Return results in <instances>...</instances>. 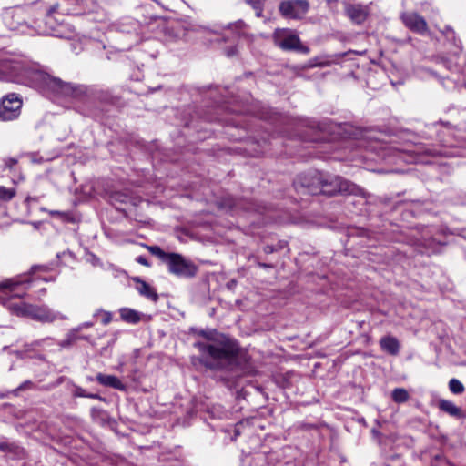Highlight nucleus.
<instances>
[{
  "label": "nucleus",
  "instance_id": "obj_30",
  "mask_svg": "<svg viewBox=\"0 0 466 466\" xmlns=\"http://www.w3.org/2000/svg\"><path fill=\"white\" fill-rule=\"evenodd\" d=\"M15 195V190L14 188H6L5 187H0V199L7 201L12 199Z\"/></svg>",
  "mask_w": 466,
  "mask_h": 466
},
{
  "label": "nucleus",
  "instance_id": "obj_5",
  "mask_svg": "<svg viewBox=\"0 0 466 466\" xmlns=\"http://www.w3.org/2000/svg\"><path fill=\"white\" fill-rule=\"evenodd\" d=\"M149 253L157 257L167 268L170 274L190 279L197 275L198 267L179 253L166 252L158 246H147Z\"/></svg>",
  "mask_w": 466,
  "mask_h": 466
},
{
  "label": "nucleus",
  "instance_id": "obj_11",
  "mask_svg": "<svg viewBox=\"0 0 466 466\" xmlns=\"http://www.w3.org/2000/svg\"><path fill=\"white\" fill-rule=\"evenodd\" d=\"M404 25L413 32L424 34L427 31L425 19L417 13H405L401 15Z\"/></svg>",
  "mask_w": 466,
  "mask_h": 466
},
{
  "label": "nucleus",
  "instance_id": "obj_34",
  "mask_svg": "<svg viewBox=\"0 0 466 466\" xmlns=\"http://www.w3.org/2000/svg\"><path fill=\"white\" fill-rule=\"evenodd\" d=\"M103 312V318H102V323L104 325H107L112 321V314L108 311H102Z\"/></svg>",
  "mask_w": 466,
  "mask_h": 466
},
{
  "label": "nucleus",
  "instance_id": "obj_19",
  "mask_svg": "<svg viewBox=\"0 0 466 466\" xmlns=\"http://www.w3.org/2000/svg\"><path fill=\"white\" fill-rule=\"evenodd\" d=\"M0 451L13 454L16 457L24 455V449L15 442H9L6 440H0Z\"/></svg>",
  "mask_w": 466,
  "mask_h": 466
},
{
  "label": "nucleus",
  "instance_id": "obj_41",
  "mask_svg": "<svg viewBox=\"0 0 466 466\" xmlns=\"http://www.w3.org/2000/svg\"><path fill=\"white\" fill-rule=\"evenodd\" d=\"M235 53H236L235 48L234 47H230L227 51V56H231L235 55Z\"/></svg>",
  "mask_w": 466,
  "mask_h": 466
},
{
  "label": "nucleus",
  "instance_id": "obj_36",
  "mask_svg": "<svg viewBox=\"0 0 466 466\" xmlns=\"http://www.w3.org/2000/svg\"><path fill=\"white\" fill-rule=\"evenodd\" d=\"M136 261L143 266H147V267H149L150 264L147 260V258L144 256H138L137 258H136Z\"/></svg>",
  "mask_w": 466,
  "mask_h": 466
},
{
  "label": "nucleus",
  "instance_id": "obj_24",
  "mask_svg": "<svg viewBox=\"0 0 466 466\" xmlns=\"http://www.w3.org/2000/svg\"><path fill=\"white\" fill-rule=\"evenodd\" d=\"M447 40L452 41L453 45L459 49L461 50V40L456 38L455 32L451 26H445V28L441 31Z\"/></svg>",
  "mask_w": 466,
  "mask_h": 466
},
{
  "label": "nucleus",
  "instance_id": "obj_17",
  "mask_svg": "<svg viewBox=\"0 0 466 466\" xmlns=\"http://www.w3.org/2000/svg\"><path fill=\"white\" fill-rule=\"evenodd\" d=\"M53 340H54L53 338L46 337L44 339L34 340L31 343H25L23 345L21 352L27 354L30 352L39 350L40 349H43L46 345H51L52 343H50V342H52Z\"/></svg>",
  "mask_w": 466,
  "mask_h": 466
},
{
  "label": "nucleus",
  "instance_id": "obj_44",
  "mask_svg": "<svg viewBox=\"0 0 466 466\" xmlns=\"http://www.w3.org/2000/svg\"><path fill=\"white\" fill-rule=\"evenodd\" d=\"M78 339L89 340V337L88 336H80L79 335V339Z\"/></svg>",
  "mask_w": 466,
  "mask_h": 466
},
{
  "label": "nucleus",
  "instance_id": "obj_12",
  "mask_svg": "<svg viewBox=\"0 0 466 466\" xmlns=\"http://www.w3.org/2000/svg\"><path fill=\"white\" fill-rule=\"evenodd\" d=\"M380 346L384 352L391 356L398 355L400 350L398 339L390 335L384 336L380 339Z\"/></svg>",
  "mask_w": 466,
  "mask_h": 466
},
{
  "label": "nucleus",
  "instance_id": "obj_8",
  "mask_svg": "<svg viewBox=\"0 0 466 466\" xmlns=\"http://www.w3.org/2000/svg\"><path fill=\"white\" fill-rule=\"evenodd\" d=\"M309 8V4L307 0H283L279 7L281 15L290 19L302 18Z\"/></svg>",
  "mask_w": 466,
  "mask_h": 466
},
{
  "label": "nucleus",
  "instance_id": "obj_45",
  "mask_svg": "<svg viewBox=\"0 0 466 466\" xmlns=\"http://www.w3.org/2000/svg\"><path fill=\"white\" fill-rule=\"evenodd\" d=\"M14 16H16L17 18H19L20 14H19L18 12H15V13L14 14Z\"/></svg>",
  "mask_w": 466,
  "mask_h": 466
},
{
  "label": "nucleus",
  "instance_id": "obj_33",
  "mask_svg": "<svg viewBox=\"0 0 466 466\" xmlns=\"http://www.w3.org/2000/svg\"><path fill=\"white\" fill-rule=\"evenodd\" d=\"M254 261L257 264V266H258L259 268H274V265L271 263L260 262L257 257H254Z\"/></svg>",
  "mask_w": 466,
  "mask_h": 466
},
{
  "label": "nucleus",
  "instance_id": "obj_2",
  "mask_svg": "<svg viewBox=\"0 0 466 466\" xmlns=\"http://www.w3.org/2000/svg\"><path fill=\"white\" fill-rule=\"evenodd\" d=\"M210 342L197 341L194 347L201 353V362L210 370L227 371H249L250 358L237 340L222 336L214 339V331L201 329L198 332Z\"/></svg>",
  "mask_w": 466,
  "mask_h": 466
},
{
  "label": "nucleus",
  "instance_id": "obj_3",
  "mask_svg": "<svg viewBox=\"0 0 466 466\" xmlns=\"http://www.w3.org/2000/svg\"><path fill=\"white\" fill-rule=\"evenodd\" d=\"M32 279L23 277L19 279H9L0 283V303L12 314L18 317H27L42 323H53L56 320H65L66 316L55 311L46 305H34L23 301H13L14 299L22 298L25 291L21 287Z\"/></svg>",
  "mask_w": 466,
  "mask_h": 466
},
{
  "label": "nucleus",
  "instance_id": "obj_39",
  "mask_svg": "<svg viewBox=\"0 0 466 466\" xmlns=\"http://www.w3.org/2000/svg\"><path fill=\"white\" fill-rule=\"evenodd\" d=\"M61 382H62V378H60V379L57 380V382H56V383H54V384H52V385H50V386H46V390H51V389L55 388L56 386L59 385Z\"/></svg>",
  "mask_w": 466,
  "mask_h": 466
},
{
  "label": "nucleus",
  "instance_id": "obj_10",
  "mask_svg": "<svg viewBox=\"0 0 466 466\" xmlns=\"http://www.w3.org/2000/svg\"><path fill=\"white\" fill-rule=\"evenodd\" d=\"M344 10L348 17L356 25H361L369 15V8L362 4H351L350 0H343Z\"/></svg>",
  "mask_w": 466,
  "mask_h": 466
},
{
  "label": "nucleus",
  "instance_id": "obj_23",
  "mask_svg": "<svg viewBox=\"0 0 466 466\" xmlns=\"http://www.w3.org/2000/svg\"><path fill=\"white\" fill-rule=\"evenodd\" d=\"M391 398L397 403H403L408 400L409 393L403 388H397L393 390Z\"/></svg>",
  "mask_w": 466,
  "mask_h": 466
},
{
  "label": "nucleus",
  "instance_id": "obj_32",
  "mask_svg": "<svg viewBox=\"0 0 466 466\" xmlns=\"http://www.w3.org/2000/svg\"><path fill=\"white\" fill-rule=\"evenodd\" d=\"M3 161H4L5 168H7V169H12L17 164V159L15 157H7V158H5Z\"/></svg>",
  "mask_w": 466,
  "mask_h": 466
},
{
  "label": "nucleus",
  "instance_id": "obj_47",
  "mask_svg": "<svg viewBox=\"0 0 466 466\" xmlns=\"http://www.w3.org/2000/svg\"><path fill=\"white\" fill-rule=\"evenodd\" d=\"M218 118H208L209 121L217 120Z\"/></svg>",
  "mask_w": 466,
  "mask_h": 466
},
{
  "label": "nucleus",
  "instance_id": "obj_29",
  "mask_svg": "<svg viewBox=\"0 0 466 466\" xmlns=\"http://www.w3.org/2000/svg\"><path fill=\"white\" fill-rule=\"evenodd\" d=\"M42 211L48 212L53 217H58L64 221L71 220V214L69 212H63L58 210H47L46 208H41Z\"/></svg>",
  "mask_w": 466,
  "mask_h": 466
},
{
  "label": "nucleus",
  "instance_id": "obj_18",
  "mask_svg": "<svg viewBox=\"0 0 466 466\" xmlns=\"http://www.w3.org/2000/svg\"><path fill=\"white\" fill-rule=\"evenodd\" d=\"M120 318L129 324H137L141 320L142 313L129 308H122L119 310Z\"/></svg>",
  "mask_w": 466,
  "mask_h": 466
},
{
  "label": "nucleus",
  "instance_id": "obj_22",
  "mask_svg": "<svg viewBox=\"0 0 466 466\" xmlns=\"http://www.w3.org/2000/svg\"><path fill=\"white\" fill-rule=\"evenodd\" d=\"M37 389V386L32 380H25L23 381L17 388L10 390L13 396H18L20 392L27 391V390H35Z\"/></svg>",
  "mask_w": 466,
  "mask_h": 466
},
{
  "label": "nucleus",
  "instance_id": "obj_35",
  "mask_svg": "<svg viewBox=\"0 0 466 466\" xmlns=\"http://www.w3.org/2000/svg\"><path fill=\"white\" fill-rule=\"evenodd\" d=\"M263 251H264V253H266V254H271V253H273V252L278 251V248H277L274 245H266V246L263 248Z\"/></svg>",
  "mask_w": 466,
  "mask_h": 466
},
{
  "label": "nucleus",
  "instance_id": "obj_42",
  "mask_svg": "<svg viewBox=\"0 0 466 466\" xmlns=\"http://www.w3.org/2000/svg\"><path fill=\"white\" fill-rule=\"evenodd\" d=\"M425 72L428 73L429 75L433 76L436 78H439V76L434 71H432V70L425 69Z\"/></svg>",
  "mask_w": 466,
  "mask_h": 466
},
{
  "label": "nucleus",
  "instance_id": "obj_9",
  "mask_svg": "<svg viewBox=\"0 0 466 466\" xmlns=\"http://www.w3.org/2000/svg\"><path fill=\"white\" fill-rule=\"evenodd\" d=\"M116 30L124 35H127L129 43L128 47L137 44L140 41L139 32H140V24L138 21L132 18H126L120 21L116 25Z\"/></svg>",
  "mask_w": 466,
  "mask_h": 466
},
{
  "label": "nucleus",
  "instance_id": "obj_31",
  "mask_svg": "<svg viewBox=\"0 0 466 466\" xmlns=\"http://www.w3.org/2000/svg\"><path fill=\"white\" fill-rule=\"evenodd\" d=\"M246 27V24L242 20H238L233 24H229L228 28L241 32Z\"/></svg>",
  "mask_w": 466,
  "mask_h": 466
},
{
  "label": "nucleus",
  "instance_id": "obj_15",
  "mask_svg": "<svg viewBox=\"0 0 466 466\" xmlns=\"http://www.w3.org/2000/svg\"><path fill=\"white\" fill-rule=\"evenodd\" d=\"M438 408L449 414L450 416L453 417V418H456V419H461L463 417V411L462 410L456 406L452 401L451 400H440L438 401Z\"/></svg>",
  "mask_w": 466,
  "mask_h": 466
},
{
  "label": "nucleus",
  "instance_id": "obj_48",
  "mask_svg": "<svg viewBox=\"0 0 466 466\" xmlns=\"http://www.w3.org/2000/svg\"><path fill=\"white\" fill-rule=\"evenodd\" d=\"M235 284V281H232L229 285L233 286Z\"/></svg>",
  "mask_w": 466,
  "mask_h": 466
},
{
  "label": "nucleus",
  "instance_id": "obj_14",
  "mask_svg": "<svg viewBox=\"0 0 466 466\" xmlns=\"http://www.w3.org/2000/svg\"><path fill=\"white\" fill-rule=\"evenodd\" d=\"M221 207L229 210L243 208L245 210H255L252 203H246L242 199H238L232 196H228L221 200Z\"/></svg>",
  "mask_w": 466,
  "mask_h": 466
},
{
  "label": "nucleus",
  "instance_id": "obj_13",
  "mask_svg": "<svg viewBox=\"0 0 466 466\" xmlns=\"http://www.w3.org/2000/svg\"><path fill=\"white\" fill-rule=\"evenodd\" d=\"M96 380L105 387H109L119 390H126L127 389L126 385L116 376L114 375L98 373L96 376Z\"/></svg>",
  "mask_w": 466,
  "mask_h": 466
},
{
  "label": "nucleus",
  "instance_id": "obj_20",
  "mask_svg": "<svg viewBox=\"0 0 466 466\" xmlns=\"http://www.w3.org/2000/svg\"><path fill=\"white\" fill-rule=\"evenodd\" d=\"M78 329H72L66 334V339L58 342V345L63 349H67L74 345L78 340Z\"/></svg>",
  "mask_w": 466,
  "mask_h": 466
},
{
  "label": "nucleus",
  "instance_id": "obj_21",
  "mask_svg": "<svg viewBox=\"0 0 466 466\" xmlns=\"http://www.w3.org/2000/svg\"><path fill=\"white\" fill-rule=\"evenodd\" d=\"M66 2H69L71 4H76L77 0H60L59 2L54 4L51 5L48 9V14H54V13H61V14H68L69 9L65 7V5Z\"/></svg>",
  "mask_w": 466,
  "mask_h": 466
},
{
  "label": "nucleus",
  "instance_id": "obj_28",
  "mask_svg": "<svg viewBox=\"0 0 466 466\" xmlns=\"http://www.w3.org/2000/svg\"><path fill=\"white\" fill-rule=\"evenodd\" d=\"M42 211L48 212L53 217H58L64 221L71 220V214L69 212H63L58 210H47L46 208H41Z\"/></svg>",
  "mask_w": 466,
  "mask_h": 466
},
{
  "label": "nucleus",
  "instance_id": "obj_6",
  "mask_svg": "<svg viewBox=\"0 0 466 466\" xmlns=\"http://www.w3.org/2000/svg\"><path fill=\"white\" fill-rule=\"evenodd\" d=\"M274 44L285 51H296L302 54H308L309 48L304 46L296 31L289 28H278L274 31L273 35Z\"/></svg>",
  "mask_w": 466,
  "mask_h": 466
},
{
  "label": "nucleus",
  "instance_id": "obj_43",
  "mask_svg": "<svg viewBox=\"0 0 466 466\" xmlns=\"http://www.w3.org/2000/svg\"><path fill=\"white\" fill-rule=\"evenodd\" d=\"M9 395H12V393H10V390L5 393H0V399L7 398Z\"/></svg>",
  "mask_w": 466,
  "mask_h": 466
},
{
  "label": "nucleus",
  "instance_id": "obj_40",
  "mask_svg": "<svg viewBox=\"0 0 466 466\" xmlns=\"http://www.w3.org/2000/svg\"><path fill=\"white\" fill-rule=\"evenodd\" d=\"M285 246H286V242L279 241L278 243V245H276L275 247L278 248V251H279V250L282 249Z\"/></svg>",
  "mask_w": 466,
  "mask_h": 466
},
{
  "label": "nucleus",
  "instance_id": "obj_38",
  "mask_svg": "<svg viewBox=\"0 0 466 466\" xmlns=\"http://www.w3.org/2000/svg\"><path fill=\"white\" fill-rule=\"evenodd\" d=\"M37 270H42V271H46L47 270V267L46 266H43V265H35L31 268V271L33 273L36 272Z\"/></svg>",
  "mask_w": 466,
  "mask_h": 466
},
{
  "label": "nucleus",
  "instance_id": "obj_26",
  "mask_svg": "<svg viewBox=\"0 0 466 466\" xmlns=\"http://www.w3.org/2000/svg\"><path fill=\"white\" fill-rule=\"evenodd\" d=\"M449 390L453 394L458 395L463 393L465 389L463 384L459 380L453 378L449 381Z\"/></svg>",
  "mask_w": 466,
  "mask_h": 466
},
{
  "label": "nucleus",
  "instance_id": "obj_16",
  "mask_svg": "<svg viewBox=\"0 0 466 466\" xmlns=\"http://www.w3.org/2000/svg\"><path fill=\"white\" fill-rule=\"evenodd\" d=\"M134 280L137 282L136 289L140 295H142L153 301L157 300L158 296L149 284L139 279L138 278L134 279Z\"/></svg>",
  "mask_w": 466,
  "mask_h": 466
},
{
  "label": "nucleus",
  "instance_id": "obj_25",
  "mask_svg": "<svg viewBox=\"0 0 466 466\" xmlns=\"http://www.w3.org/2000/svg\"><path fill=\"white\" fill-rule=\"evenodd\" d=\"M256 11V16H263V7L266 0H245Z\"/></svg>",
  "mask_w": 466,
  "mask_h": 466
},
{
  "label": "nucleus",
  "instance_id": "obj_7",
  "mask_svg": "<svg viewBox=\"0 0 466 466\" xmlns=\"http://www.w3.org/2000/svg\"><path fill=\"white\" fill-rule=\"evenodd\" d=\"M23 106L20 95L9 93L0 99V121H13L18 118Z\"/></svg>",
  "mask_w": 466,
  "mask_h": 466
},
{
  "label": "nucleus",
  "instance_id": "obj_4",
  "mask_svg": "<svg viewBox=\"0 0 466 466\" xmlns=\"http://www.w3.org/2000/svg\"><path fill=\"white\" fill-rule=\"evenodd\" d=\"M295 190L302 195L334 196L338 193L361 196L369 194L356 184L343 177L317 170L299 174L293 182Z\"/></svg>",
  "mask_w": 466,
  "mask_h": 466
},
{
  "label": "nucleus",
  "instance_id": "obj_37",
  "mask_svg": "<svg viewBox=\"0 0 466 466\" xmlns=\"http://www.w3.org/2000/svg\"><path fill=\"white\" fill-rule=\"evenodd\" d=\"M94 323L93 322H84L82 324H80L78 327L75 328L74 329H78V332L80 330H82L83 329H87V328H91L93 327Z\"/></svg>",
  "mask_w": 466,
  "mask_h": 466
},
{
  "label": "nucleus",
  "instance_id": "obj_27",
  "mask_svg": "<svg viewBox=\"0 0 466 466\" xmlns=\"http://www.w3.org/2000/svg\"><path fill=\"white\" fill-rule=\"evenodd\" d=\"M73 395L75 397L102 400V398L98 394H96V393H86V390L83 388H81V387H76L75 389V390H74Z\"/></svg>",
  "mask_w": 466,
  "mask_h": 466
},
{
  "label": "nucleus",
  "instance_id": "obj_1",
  "mask_svg": "<svg viewBox=\"0 0 466 466\" xmlns=\"http://www.w3.org/2000/svg\"><path fill=\"white\" fill-rule=\"evenodd\" d=\"M0 78L28 86L50 98L84 101L88 96L89 90L86 86L54 77L38 64L0 59Z\"/></svg>",
  "mask_w": 466,
  "mask_h": 466
},
{
  "label": "nucleus",
  "instance_id": "obj_46",
  "mask_svg": "<svg viewBox=\"0 0 466 466\" xmlns=\"http://www.w3.org/2000/svg\"><path fill=\"white\" fill-rule=\"evenodd\" d=\"M445 66L448 67V69H451V66L447 65V62L444 61Z\"/></svg>",
  "mask_w": 466,
  "mask_h": 466
}]
</instances>
